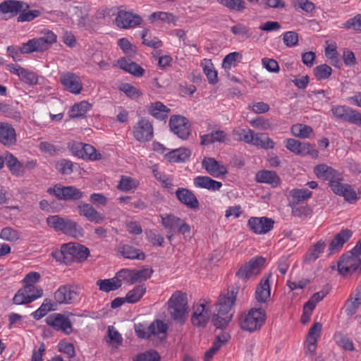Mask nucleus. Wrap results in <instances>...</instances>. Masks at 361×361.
I'll return each instance as SVG.
<instances>
[{
    "instance_id": "nucleus-15",
    "label": "nucleus",
    "mask_w": 361,
    "mask_h": 361,
    "mask_svg": "<svg viewBox=\"0 0 361 361\" xmlns=\"http://www.w3.org/2000/svg\"><path fill=\"white\" fill-rule=\"evenodd\" d=\"M142 21V18L132 12L119 10L116 18V24L118 27L128 29L134 27Z\"/></svg>"
},
{
    "instance_id": "nucleus-59",
    "label": "nucleus",
    "mask_w": 361,
    "mask_h": 361,
    "mask_svg": "<svg viewBox=\"0 0 361 361\" xmlns=\"http://www.w3.org/2000/svg\"><path fill=\"white\" fill-rule=\"evenodd\" d=\"M343 27L355 31H361V13L357 14L353 18L348 20L344 24Z\"/></svg>"
},
{
    "instance_id": "nucleus-12",
    "label": "nucleus",
    "mask_w": 361,
    "mask_h": 361,
    "mask_svg": "<svg viewBox=\"0 0 361 361\" xmlns=\"http://www.w3.org/2000/svg\"><path fill=\"white\" fill-rule=\"evenodd\" d=\"M274 223L272 219L267 216H252L247 221V227L252 233L257 235H263L273 229Z\"/></svg>"
},
{
    "instance_id": "nucleus-36",
    "label": "nucleus",
    "mask_w": 361,
    "mask_h": 361,
    "mask_svg": "<svg viewBox=\"0 0 361 361\" xmlns=\"http://www.w3.org/2000/svg\"><path fill=\"white\" fill-rule=\"evenodd\" d=\"M161 224L168 230V233L176 232L178 224L180 223V218L173 214L161 215Z\"/></svg>"
},
{
    "instance_id": "nucleus-16",
    "label": "nucleus",
    "mask_w": 361,
    "mask_h": 361,
    "mask_svg": "<svg viewBox=\"0 0 361 361\" xmlns=\"http://www.w3.org/2000/svg\"><path fill=\"white\" fill-rule=\"evenodd\" d=\"M47 325L52 326L56 331H62L66 334H70L72 331V324L70 319L61 314H53L46 318Z\"/></svg>"
},
{
    "instance_id": "nucleus-61",
    "label": "nucleus",
    "mask_w": 361,
    "mask_h": 361,
    "mask_svg": "<svg viewBox=\"0 0 361 361\" xmlns=\"http://www.w3.org/2000/svg\"><path fill=\"white\" fill-rule=\"evenodd\" d=\"M0 238L8 241H16L19 239V235L16 230L11 227H6L1 230Z\"/></svg>"
},
{
    "instance_id": "nucleus-55",
    "label": "nucleus",
    "mask_w": 361,
    "mask_h": 361,
    "mask_svg": "<svg viewBox=\"0 0 361 361\" xmlns=\"http://www.w3.org/2000/svg\"><path fill=\"white\" fill-rule=\"evenodd\" d=\"M82 159L90 160H99L101 159V154L97 153L96 149L89 144H84L82 149Z\"/></svg>"
},
{
    "instance_id": "nucleus-41",
    "label": "nucleus",
    "mask_w": 361,
    "mask_h": 361,
    "mask_svg": "<svg viewBox=\"0 0 361 361\" xmlns=\"http://www.w3.org/2000/svg\"><path fill=\"white\" fill-rule=\"evenodd\" d=\"M314 171L318 178L330 180L335 176V170L324 164L317 165Z\"/></svg>"
},
{
    "instance_id": "nucleus-8",
    "label": "nucleus",
    "mask_w": 361,
    "mask_h": 361,
    "mask_svg": "<svg viewBox=\"0 0 361 361\" xmlns=\"http://www.w3.org/2000/svg\"><path fill=\"white\" fill-rule=\"evenodd\" d=\"M361 259L358 256L348 252L338 262V271L343 276L351 275L360 268Z\"/></svg>"
},
{
    "instance_id": "nucleus-27",
    "label": "nucleus",
    "mask_w": 361,
    "mask_h": 361,
    "mask_svg": "<svg viewBox=\"0 0 361 361\" xmlns=\"http://www.w3.org/2000/svg\"><path fill=\"white\" fill-rule=\"evenodd\" d=\"M202 145H209L214 142L225 143L228 141L227 133L221 130H213L210 133L200 136Z\"/></svg>"
},
{
    "instance_id": "nucleus-44",
    "label": "nucleus",
    "mask_w": 361,
    "mask_h": 361,
    "mask_svg": "<svg viewBox=\"0 0 361 361\" xmlns=\"http://www.w3.org/2000/svg\"><path fill=\"white\" fill-rule=\"evenodd\" d=\"M152 173L156 179L161 183L164 188L167 189L171 194L174 193L173 185L166 175L159 172L157 166H154Z\"/></svg>"
},
{
    "instance_id": "nucleus-24",
    "label": "nucleus",
    "mask_w": 361,
    "mask_h": 361,
    "mask_svg": "<svg viewBox=\"0 0 361 361\" xmlns=\"http://www.w3.org/2000/svg\"><path fill=\"white\" fill-rule=\"evenodd\" d=\"M209 319V312L204 304L197 305L191 316V322L196 327H205Z\"/></svg>"
},
{
    "instance_id": "nucleus-21",
    "label": "nucleus",
    "mask_w": 361,
    "mask_h": 361,
    "mask_svg": "<svg viewBox=\"0 0 361 361\" xmlns=\"http://www.w3.org/2000/svg\"><path fill=\"white\" fill-rule=\"evenodd\" d=\"M202 165L207 172L214 178H219L228 173L226 166L220 164L214 158L204 157L202 161Z\"/></svg>"
},
{
    "instance_id": "nucleus-63",
    "label": "nucleus",
    "mask_w": 361,
    "mask_h": 361,
    "mask_svg": "<svg viewBox=\"0 0 361 361\" xmlns=\"http://www.w3.org/2000/svg\"><path fill=\"white\" fill-rule=\"evenodd\" d=\"M293 4L295 9L300 8L308 13L315 8L314 4L309 0H293Z\"/></svg>"
},
{
    "instance_id": "nucleus-54",
    "label": "nucleus",
    "mask_w": 361,
    "mask_h": 361,
    "mask_svg": "<svg viewBox=\"0 0 361 361\" xmlns=\"http://www.w3.org/2000/svg\"><path fill=\"white\" fill-rule=\"evenodd\" d=\"M312 214V209L307 206H300L295 202H293L292 205V214L294 216L304 219L307 217Z\"/></svg>"
},
{
    "instance_id": "nucleus-49",
    "label": "nucleus",
    "mask_w": 361,
    "mask_h": 361,
    "mask_svg": "<svg viewBox=\"0 0 361 361\" xmlns=\"http://www.w3.org/2000/svg\"><path fill=\"white\" fill-rule=\"evenodd\" d=\"M137 183L138 182L135 179L123 176L117 188L122 191L128 192L132 189H135L137 187Z\"/></svg>"
},
{
    "instance_id": "nucleus-48",
    "label": "nucleus",
    "mask_w": 361,
    "mask_h": 361,
    "mask_svg": "<svg viewBox=\"0 0 361 361\" xmlns=\"http://www.w3.org/2000/svg\"><path fill=\"white\" fill-rule=\"evenodd\" d=\"M313 72L314 75L318 80H323L328 79L331 76L332 68L327 64H322L316 66Z\"/></svg>"
},
{
    "instance_id": "nucleus-38",
    "label": "nucleus",
    "mask_w": 361,
    "mask_h": 361,
    "mask_svg": "<svg viewBox=\"0 0 361 361\" xmlns=\"http://www.w3.org/2000/svg\"><path fill=\"white\" fill-rule=\"evenodd\" d=\"M149 111V114L156 118L164 120L167 117V113L170 111V109L161 102H157L152 104Z\"/></svg>"
},
{
    "instance_id": "nucleus-43",
    "label": "nucleus",
    "mask_w": 361,
    "mask_h": 361,
    "mask_svg": "<svg viewBox=\"0 0 361 361\" xmlns=\"http://www.w3.org/2000/svg\"><path fill=\"white\" fill-rule=\"evenodd\" d=\"M312 132V128L310 126L301 123L293 125L291 127L293 135L301 138L310 137Z\"/></svg>"
},
{
    "instance_id": "nucleus-10",
    "label": "nucleus",
    "mask_w": 361,
    "mask_h": 361,
    "mask_svg": "<svg viewBox=\"0 0 361 361\" xmlns=\"http://www.w3.org/2000/svg\"><path fill=\"white\" fill-rule=\"evenodd\" d=\"M239 287L233 286L231 289L224 290L219 295L216 302V307L219 312L230 313L235 305Z\"/></svg>"
},
{
    "instance_id": "nucleus-42",
    "label": "nucleus",
    "mask_w": 361,
    "mask_h": 361,
    "mask_svg": "<svg viewBox=\"0 0 361 361\" xmlns=\"http://www.w3.org/2000/svg\"><path fill=\"white\" fill-rule=\"evenodd\" d=\"M146 292V287L144 285H138L130 290L126 296V302L135 303L138 302Z\"/></svg>"
},
{
    "instance_id": "nucleus-28",
    "label": "nucleus",
    "mask_w": 361,
    "mask_h": 361,
    "mask_svg": "<svg viewBox=\"0 0 361 361\" xmlns=\"http://www.w3.org/2000/svg\"><path fill=\"white\" fill-rule=\"evenodd\" d=\"M255 179L258 183H267L271 185V187H277L280 183L281 179L275 171L262 170L256 173Z\"/></svg>"
},
{
    "instance_id": "nucleus-3",
    "label": "nucleus",
    "mask_w": 361,
    "mask_h": 361,
    "mask_svg": "<svg viewBox=\"0 0 361 361\" xmlns=\"http://www.w3.org/2000/svg\"><path fill=\"white\" fill-rule=\"evenodd\" d=\"M188 305L186 293L175 291L168 301V310L171 318L180 324L185 321Z\"/></svg>"
},
{
    "instance_id": "nucleus-7",
    "label": "nucleus",
    "mask_w": 361,
    "mask_h": 361,
    "mask_svg": "<svg viewBox=\"0 0 361 361\" xmlns=\"http://www.w3.org/2000/svg\"><path fill=\"white\" fill-rule=\"evenodd\" d=\"M264 262L265 259L262 256L253 257L240 267L236 272V276L240 279L247 281L259 274Z\"/></svg>"
},
{
    "instance_id": "nucleus-47",
    "label": "nucleus",
    "mask_w": 361,
    "mask_h": 361,
    "mask_svg": "<svg viewBox=\"0 0 361 361\" xmlns=\"http://www.w3.org/2000/svg\"><path fill=\"white\" fill-rule=\"evenodd\" d=\"M312 193L310 190L306 188L293 189L290 191V195L293 198V202H295V204L307 200L311 197Z\"/></svg>"
},
{
    "instance_id": "nucleus-13",
    "label": "nucleus",
    "mask_w": 361,
    "mask_h": 361,
    "mask_svg": "<svg viewBox=\"0 0 361 361\" xmlns=\"http://www.w3.org/2000/svg\"><path fill=\"white\" fill-rule=\"evenodd\" d=\"M78 288L73 284L61 286L54 293V298L59 304H71L78 296Z\"/></svg>"
},
{
    "instance_id": "nucleus-37",
    "label": "nucleus",
    "mask_w": 361,
    "mask_h": 361,
    "mask_svg": "<svg viewBox=\"0 0 361 361\" xmlns=\"http://www.w3.org/2000/svg\"><path fill=\"white\" fill-rule=\"evenodd\" d=\"M6 160L7 166L13 175L21 176L24 174V166L13 154L7 155Z\"/></svg>"
},
{
    "instance_id": "nucleus-4",
    "label": "nucleus",
    "mask_w": 361,
    "mask_h": 361,
    "mask_svg": "<svg viewBox=\"0 0 361 361\" xmlns=\"http://www.w3.org/2000/svg\"><path fill=\"white\" fill-rule=\"evenodd\" d=\"M266 321V312L262 308H251L247 313L241 314L238 319L240 327L249 332L261 329Z\"/></svg>"
},
{
    "instance_id": "nucleus-9",
    "label": "nucleus",
    "mask_w": 361,
    "mask_h": 361,
    "mask_svg": "<svg viewBox=\"0 0 361 361\" xmlns=\"http://www.w3.org/2000/svg\"><path fill=\"white\" fill-rule=\"evenodd\" d=\"M167 329V325L160 320H156L151 323L147 330L145 329L141 324L135 325L136 334L142 338H148L152 335L159 336L160 334H163V336L161 337V338H164Z\"/></svg>"
},
{
    "instance_id": "nucleus-33",
    "label": "nucleus",
    "mask_w": 361,
    "mask_h": 361,
    "mask_svg": "<svg viewBox=\"0 0 361 361\" xmlns=\"http://www.w3.org/2000/svg\"><path fill=\"white\" fill-rule=\"evenodd\" d=\"M325 247L326 243L322 240L314 244L307 252L305 257V262L306 263L314 262L319 258V255L323 252Z\"/></svg>"
},
{
    "instance_id": "nucleus-32",
    "label": "nucleus",
    "mask_w": 361,
    "mask_h": 361,
    "mask_svg": "<svg viewBox=\"0 0 361 361\" xmlns=\"http://www.w3.org/2000/svg\"><path fill=\"white\" fill-rule=\"evenodd\" d=\"M16 140L14 128L8 123L0 125V142L5 145H10Z\"/></svg>"
},
{
    "instance_id": "nucleus-62",
    "label": "nucleus",
    "mask_w": 361,
    "mask_h": 361,
    "mask_svg": "<svg viewBox=\"0 0 361 361\" xmlns=\"http://www.w3.org/2000/svg\"><path fill=\"white\" fill-rule=\"evenodd\" d=\"M116 279L123 280L127 283L133 284L135 283V276H134V270L123 269L119 271L117 274Z\"/></svg>"
},
{
    "instance_id": "nucleus-18",
    "label": "nucleus",
    "mask_w": 361,
    "mask_h": 361,
    "mask_svg": "<svg viewBox=\"0 0 361 361\" xmlns=\"http://www.w3.org/2000/svg\"><path fill=\"white\" fill-rule=\"evenodd\" d=\"M178 201L187 207L197 211L200 209V203L195 194L189 189L178 188L175 192Z\"/></svg>"
},
{
    "instance_id": "nucleus-50",
    "label": "nucleus",
    "mask_w": 361,
    "mask_h": 361,
    "mask_svg": "<svg viewBox=\"0 0 361 361\" xmlns=\"http://www.w3.org/2000/svg\"><path fill=\"white\" fill-rule=\"evenodd\" d=\"M52 306L53 304L51 303V300L46 298L41 306L36 311H35L32 315L34 319L39 320L45 316L48 312L53 310Z\"/></svg>"
},
{
    "instance_id": "nucleus-17",
    "label": "nucleus",
    "mask_w": 361,
    "mask_h": 361,
    "mask_svg": "<svg viewBox=\"0 0 361 361\" xmlns=\"http://www.w3.org/2000/svg\"><path fill=\"white\" fill-rule=\"evenodd\" d=\"M77 209L80 216L85 217L90 222L101 224L105 219L104 216L90 204L80 202L77 204Z\"/></svg>"
},
{
    "instance_id": "nucleus-53",
    "label": "nucleus",
    "mask_w": 361,
    "mask_h": 361,
    "mask_svg": "<svg viewBox=\"0 0 361 361\" xmlns=\"http://www.w3.org/2000/svg\"><path fill=\"white\" fill-rule=\"evenodd\" d=\"M119 90L124 92L128 97L132 99H135L142 94L141 92L137 88L129 83L122 84L119 87Z\"/></svg>"
},
{
    "instance_id": "nucleus-30",
    "label": "nucleus",
    "mask_w": 361,
    "mask_h": 361,
    "mask_svg": "<svg viewBox=\"0 0 361 361\" xmlns=\"http://www.w3.org/2000/svg\"><path fill=\"white\" fill-rule=\"evenodd\" d=\"M270 298V284L269 277L262 278L255 290V299L257 302L265 303Z\"/></svg>"
},
{
    "instance_id": "nucleus-57",
    "label": "nucleus",
    "mask_w": 361,
    "mask_h": 361,
    "mask_svg": "<svg viewBox=\"0 0 361 361\" xmlns=\"http://www.w3.org/2000/svg\"><path fill=\"white\" fill-rule=\"evenodd\" d=\"M231 30L233 35H240L244 39L250 38L252 35L250 30L241 23H238L231 27Z\"/></svg>"
},
{
    "instance_id": "nucleus-58",
    "label": "nucleus",
    "mask_w": 361,
    "mask_h": 361,
    "mask_svg": "<svg viewBox=\"0 0 361 361\" xmlns=\"http://www.w3.org/2000/svg\"><path fill=\"white\" fill-rule=\"evenodd\" d=\"M152 269L148 267H144L140 270H134L135 282L146 281L152 276Z\"/></svg>"
},
{
    "instance_id": "nucleus-52",
    "label": "nucleus",
    "mask_w": 361,
    "mask_h": 361,
    "mask_svg": "<svg viewBox=\"0 0 361 361\" xmlns=\"http://www.w3.org/2000/svg\"><path fill=\"white\" fill-rule=\"evenodd\" d=\"M299 151L300 152H298V155H309L312 158H317L319 155L318 151L307 142H300Z\"/></svg>"
},
{
    "instance_id": "nucleus-2",
    "label": "nucleus",
    "mask_w": 361,
    "mask_h": 361,
    "mask_svg": "<svg viewBox=\"0 0 361 361\" xmlns=\"http://www.w3.org/2000/svg\"><path fill=\"white\" fill-rule=\"evenodd\" d=\"M47 224L55 231L73 238L82 237L84 234L83 228L76 221L59 215L49 216L47 218Z\"/></svg>"
},
{
    "instance_id": "nucleus-20",
    "label": "nucleus",
    "mask_w": 361,
    "mask_h": 361,
    "mask_svg": "<svg viewBox=\"0 0 361 361\" xmlns=\"http://www.w3.org/2000/svg\"><path fill=\"white\" fill-rule=\"evenodd\" d=\"M330 187L335 194L343 196L347 202L350 203L356 202L357 199V194L352 188L351 185L342 184L335 180H331Z\"/></svg>"
},
{
    "instance_id": "nucleus-1",
    "label": "nucleus",
    "mask_w": 361,
    "mask_h": 361,
    "mask_svg": "<svg viewBox=\"0 0 361 361\" xmlns=\"http://www.w3.org/2000/svg\"><path fill=\"white\" fill-rule=\"evenodd\" d=\"M89 255L90 250L86 246L73 242L63 244L59 250L51 252L53 258L66 265L73 262H83Z\"/></svg>"
},
{
    "instance_id": "nucleus-25",
    "label": "nucleus",
    "mask_w": 361,
    "mask_h": 361,
    "mask_svg": "<svg viewBox=\"0 0 361 361\" xmlns=\"http://www.w3.org/2000/svg\"><path fill=\"white\" fill-rule=\"evenodd\" d=\"M23 3L16 0H6L0 4V12L8 15L6 18H13L22 11Z\"/></svg>"
},
{
    "instance_id": "nucleus-64",
    "label": "nucleus",
    "mask_w": 361,
    "mask_h": 361,
    "mask_svg": "<svg viewBox=\"0 0 361 361\" xmlns=\"http://www.w3.org/2000/svg\"><path fill=\"white\" fill-rule=\"evenodd\" d=\"M250 124L256 128L260 130H268L272 127L271 123L267 118L262 116L257 117L250 121Z\"/></svg>"
},
{
    "instance_id": "nucleus-46",
    "label": "nucleus",
    "mask_w": 361,
    "mask_h": 361,
    "mask_svg": "<svg viewBox=\"0 0 361 361\" xmlns=\"http://www.w3.org/2000/svg\"><path fill=\"white\" fill-rule=\"evenodd\" d=\"M40 279V274L38 272L32 271L27 274L25 279H23V282L25 283L24 287L27 289H29L31 291H35L37 293V290H42L39 287L35 286L33 284L37 283Z\"/></svg>"
},
{
    "instance_id": "nucleus-22",
    "label": "nucleus",
    "mask_w": 361,
    "mask_h": 361,
    "mask_svg": "<svg viewBox=\"0 0 361 361\" xmlns=\"http://www.w3.org/2000/svg\"><path fill=\"white\" fill-rule=\"evenodd\" d=\"M30 292H31V290L25 287L19 289L13 297V303L16 305L30 303L42 297L43 295L42 290H37V293L33 294H30Z\"/></svg>"
},
{
    "instance_id": "nucleus-45",
    "label": "nucleus",
    "mask_w": 361,
    "mask_h": 361,
    "mask_svg": "<svg viewBox=\"0 0 361 361\" xmlns=\"http://www.w3.org/2000/svg\"><path fill=\"white\" fill-rule=\"evenodd\" d=\"M91 107L92 105L86 101L75 104L71 108L70 116L73 118L81 117L84 116Z\"/></svg>"
},
{
    "instance_id": "nucleus-34",
    "label": "nucleus",
    "mask_w": 361,
    "mask_h": 361,
    "mask_svg": "<svg viewBox=\"0 0 361 361\" xmlns=\"http://www.w3.org/2000/svg\"><path fill=\"white\" fill-rule=\"evenodd\" d=\"M233 318V313L219 312L214 314L212 317V322L216 329H226Z\"/></svg>"
},
{
    "instance_id": "nucleus-6",
    "label": "nucleus",
    "mask_w": 361,
    "mask_h": 361,
    "mask_svg": "<svg viewBox=\"0 0 361 361\" xmlns=\"http://www.w3.org/2000/svg\"><path fill=\"white\" fill-rule=\"evenodd\" d=\"M333 116L338 120L361 126V113L347 106L336 105L331 107Z\"/></svg>"
},
{
    "instance_id": "nucleus-60",
    "label": "nucleus",
    "mask_w": 361,
    "mask_h": 361,
    "mask_svg": "<svg viewBox=\"0 0 361 361\" xmlns=\"http://www.w3.org/2000/svg\"><path fill=\"white\" fill-rule=\"evenodd\" d=\"M220 4L224 6L238 11H243L245 8V1L243 0H218Z\"/></svg>"
},
{
    "instance_id": "nucleus-23",
    "label": "nucleus",
    "mask_w": 361,
    "mask_h": 361,
    "mask_svg": "<svg viewBox=\"0 0 361 361\" xmlns=\"http://www.w3.org/2000/svg\"><path fill=\"white\" fill-rule=\"evenodd\" d=\"M352 235V231L348 228L342 229L337 233L329 244L330 254L339 251L343 245L349 240Z\"/></svg>"
},
{
    "instance_id": "nucleus-19",
    "label": "nucleus",
    "mask_w": 361,
    "mask_h": 361,
    "mask_svg": "<svg viewBox=\"0 0 361 361\" xmlns=\"http://www.w3.org/2000/svg\"><path fill=\"white\" fill-rule=\"evenodd\" d=\"M60 81L65 88L73 94H79L82 89L80 78L73 73H62L60 75Z\"/></svg>"
},
{
    "instance_id": "nucleus-11",
    "label": "nucleus",
    "mask_w": 361,
    "mask_h": 361,
    "mask_svg": "<svg viewBox=\"0 0 361 361\" xmlns=\"http://www.w3.org/2000/svg\"><path fill=\"white\" fill-rule=\"evenodd\" d=\"M171 130L182 140H186L190 134V124L187 118L180 115H173L169 120Z\"/></svg>"
},
{
    "instance_id": "nucleus-29",
    "label": "nucleus",
    "mask_w": 361,
    "mask_h": 361,
    "mask_svg": "<svg viewBox=\"0 0 361 361\" xmlns=\"http://www.w3.org/2000/svg\"><path fill=\"white\" fill-rule=\"evenodd\" d=\"M193 183L197 188H204L211 191L219 190L222 186V183L221 182L213 180L209 176H202L195 178Z\"/></svg>"
},
{
    "instance_id": "nucleus-26",
    "label": "nucleus",
    "mask_w": 361,
    "mask_h": 361,
    "mask_svg": "<svg viewBox=\"0 0 361 361\" xmlns=\"http://www.w3.org/2000/svg\"><path fill=\"white\" fill-rule=\"evenodd\" d=\"M119 68L135 77H142L145 73L144 68L130 59L121 58L118 60Z\"/></svg>"
},
{
    "instance_id": "nucleus-56",
    "label": "nucleus",
    "mask_w": 361,
    "mask_h": 361,
    "mask_svg": "<svg viewBox=\"0 0 361 361\" xmlns=\"http://www.w3.org/2000/svg\"><path fill=\"white\" fill-rule=\"evenodd\" d=\"M334 338L338 345L343 349L350 351L354 350V345L352 340L343 336L341 333H336Z\"/></svg>"
},
{
    "instance_id": "nucleus-39",
    "label": "nucleus",
    "mask_w": 361,
    "mask_h": 361,
    "mask_svg": "<svg viewBox=\"0 0 361 361\" xmlns=\"http://www.w3.org/2000/svg\"><path fill=\"white\" fill-rule=\"evenodd\" d=\"M254 130L250 128H237L233 130V135L238 141H243L247 144L253 142Z\"/></svg>"
},
{
    "instance_id": "nucleus-40",
    "label": "nucleus",
    "mask_w": 361,
    "mask_h": 361,
    "mask_svg": "<svg viewBox=\"0 0 361 361\" xmlns=\"http://www.w3.org/2000/svg\"><path fill=\"white\" fill-rule=\"evenodd\" d=\"M97 284L99 286L100 290L108 293L119 288L121 286L122 283L118 279H110L98 280L97 281Z\"/></svg>"
},
{
    "instance_id": "nucleus-31",
    "label": "nucleus",
    "mask_w": 361,
    "mask_h": 361,
    "mask_svg": "<svg viewBox=\"0 0 361 361\" xmlns=\"http://www.w3.org/2000/svg\"><path fill=\"white\" fill-rule=\"evenodd\" d=\"M118 252L126 259L132 260H144L145 259V254L141 250L129 245H121L118 247Z\"/></svg>"
},
{
    "instance_id": "nucleus-35",
    "label": "nucleus",
    "mask_w": 361,
    "mask_h": 361,
    "mask_svg": "<svg viewBox=\"0 0 361 361\" xmlns=\"http://www.w3.org/2000/svg\"><path fill=\"white\" fill-rule=\"evenodd\" d=\"M250 145L264 149H274L275 146L274 142L264 133L254 134L253 142Z\"/></svg>"
},
{
    "instance_id": "nucleus-14",
    "label": "nucleus",
    "mask_w": 361,
    "mask_h": 361,
    "mask_svg": "<svg viewBox=\"0 0 361 361\" xmlns=\"http://www.w3.org/2000/svg\"><path fill=\"white\" fill-rule=\"evenodd\" d=\"M133 136L137 141L147 142L153 137L152 124L147 119L142 118L133 126Z\"/></svg>"
},
{
    "instance_id": "nucleus-5",
    "label": "nucleus",
    "mask_w": 361,
    "mask_h": 361,
    "mask_svg": "<svg viewBox=\"0 0 361 361\" xmlns=\"http://www.w3.org/2000/svg\"><path fill=\"white\" fill-rule=\"evenodd\" d=\"M47 192L64 201H77L82 199L84 195L83 192L75 186H63L60 184L49 188Z\"/></svg>"
},
{
    "instance_id": "nucleus-51",
    "label": "nucleus",
    "mask_w": 361,
    "mask_h": 361,
    "mask_svg": "<svg viewBox=\"0 0 361 361\" xmlns=\"http://www.w3.org/2000/svg\"><path fill=\"white\" fill-rule=\"evenodd\" d=\"M159 354L154 350H149L137 354L133 361H160Z\"/></svg>"
}]
</instances>
